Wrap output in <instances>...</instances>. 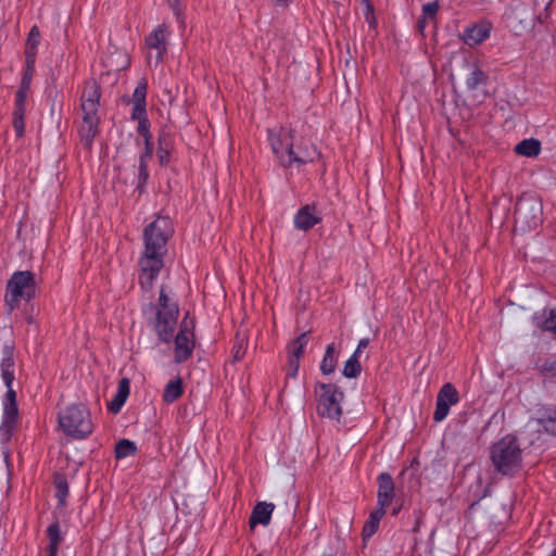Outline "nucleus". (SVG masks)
<instances>
[{
  "instance_id": "nucleus-1",
  "label": "nucleus",
  "mask_w": 556,
  "mask_h": 556,
  "mask_svg": "<svg viewBox=\"0 0 556 556\" xmlns=\"http://www.w3.org/2000/svg\"><path fill=\"white\" fill-rule=\"evenodd\" d=\"M173 235V222L167 216L159 215L143 228V249L138 258V283L144 292L152 290L164 267L167 244Z\"/></svg>"
},
{
  "instance_id": "nucleus-2",
  "label": "nucleus",
  "mask_w": 556,
  "mask_h": 556,
  "mask_svg": "<svg viewBox=\"0 0 556 556\" xmlns=\"http://www.w3.org/2000/svg\"><path fill=\"white\" fill-rule=\"evenodd\" d=\"M291 125H280L267 130V141L278 164L283 168L300 167L313 163L319 155L307 139L296 138Z\"/></svg>"
},
{
  "instance_id": "nucleus-3",
  "label": "nucleus",
  "mask_w": 556,
  "mask_h": 556,
  "mask_svg": "<svg viewBox=\"0 0 556 556\" xmlns=\"http://www.w3.org/2000/svg\"><path fill=\"white\" fill-rule=\"evenodd\" d=\"M142 313L152 324L159 340L165 344L172 342L179 315V307L175 301L168 298L164 287L160 290L157 303H150L143 307Z\"/></svg>"
},
{
  "instance_id": "nucleus-4",
  "label": "nucleus",
  "mask_w": 556,
  "mask_h": 556,
  "mask_svg": "<svg viewBox=\"0 0 556 556\" xmlns=\"http://www.w3.org/2000/svg\"><path fill=\"white\" fill-rule=\"evenodd\" d=\"M101 92L100 87L96 81L87 83L81 97L80 108L83 111V121L78 128L80 143L85 149L90 151L92 149L93 139L99 132V101Z\"/></svg>"
},
{
  "instance_id": "nucleus-5",
  "label": "nucleus",
  "mask_w": 556,
  "mask_h": 556,
  "mask_svg": "<svg viewBox=\"0 0 556 556\" xmlns=\"http://www.w3.org/2000/svg\"><path fill=\"white\" fill-rule=\"evenodd\" d=\"M494 470L503 476H515L522 466V452L515 435L507 434L495 442L490 450Z\"/></svg>"
},
{
  "instance_id": "nucleus-6",
  "label": "nucleus",
  "mask_w": 556,
  "mask_h": 556,
  "mask_svg": "<svg viewBox=\"0 0 556 556\" xmlns=\"http://www.w3.org/2000/svg\"><path fill=\"white\" fill-rule=\"evenodd\" d=\"M36 276L29 270L14 271L5 285L4 306L9 314L22 302L28 303L36 298Z\"/></svg>"
},
{
  "instance_id": "nucleus-7",
  "label": "nucleus",
  "mask_w": 556,
  "mask_h": 556,
  "mask_svg": "<svg viewBox=\"0 0 556 556\" xmlns=\"http://www.w3.org/2000/svg\"><path fill=\"white\" fill-rule=\"evenodd\" d=\"M59 426L64 434L76 440L86 439L93 431L90 410L83 403L66 406L59 414Z\"/></svg>"
},
{
  "instance_id": "nucleus-8",
  "label": "nucleus",
  "mask_w": 556,
  "mask_h": 556,
  "mask_svg": "<svg viewBox=\"0 0 556 556\" xmlns=\"http://www.w3.org/2000/svg\"><path fill=\"white\" fill-rule=\"evenodd\" d=\"M316 412L321 418L340 421L344 392L336 383L316 382L314 388Z\"/></svg>"
},
{
  "instance_id": "nucleus-9",
  "label": "nucleus",
  "mask_w": 556,
  "mask_h": 556,
  "mask_svg": "<svg viewBox=\"0 0 556 556\" xmlns=\"http://www.w3.org/2000/svg\"><path fill=\"white\" fill-rule=\"evenodd\" d=\"M195 319L187 313L174 338V361L181 364L191 358L195 348Z\"/></svg>"
},
{
  "instance_id": "nucleus-10",
  "label": "nucleus",
  "mask_w": 556,
  "mask_h": 556,
  "mask_svg": "<svg viewBox=\"0 0 556 556\" xmlns=\"http://www.w3.org/2000/svg\"><path fill=\"white\" fill-rule=\"evenodd\" d=\"M170 35L169 25L162 23L146 37L144 45L148 50L147 61L149 66L156 67L164 61Z\"/></svg>"
},
{
  "instance_id": "nucleus-11",
  "label": "nucleus",
  "mask_w": 556,
  "mask_h": 556,
  "mask_svg": "<svg viewBox=\"0 0 556 556\" xmlns=\"http://www.w3.org/2000/svg\"><path fill=\"white\" fill-rule=\"evenodd\" d=\"M0 371L1 379L7 388V392L2 397V403H16V391L13 388L15 380L14 348L11 344L7 343L2 348Z\"/></svg>"
},
{
  "instance_id": "nucleus-12",
  "label": "nucleus",
  "mask_w": 556,
  "mask_h": 556,
  "mask_svg": "<svg viewBox=\"0 0 556 556\" xmlns=\"http://www.w3.org/2000/svg\"><path fill=\"white\" fill-rule=\"evenodd\" d=\"M323 220V214L316 204L301 206L293 216V226L298 230L308 231Z\"/></svg>"
},
{
  "instance_id": "nucleus-13",
  "label": "nucleus",
  "mask_w": 556,
  "mask_h": 556,
  "mask_svg": "<svg viewBox=\"0 0 556 556\" xmlns=\"http://www.w3.org/2000/svg\"><path fill=\"white\" fill-rule=\"evenodd\" d=\"M2 419L0 425V440L8 442L18 425L17 403H2Z\"/></svg>"
},
{
  "instance_id": "nucleus-14",
  "label": "nucleus",
  "mask_w": 556,
  "mask_h": 556,
  "mask_svg": "<svg viewBox=\"0 0 556 556\" xmlns=\"http://www.w3.org/2000/svg\"><path fill=\"white\" fill-rule=\"evenodd\" d=\"M492 25L481 21L466 27L460 36L465 45L475 47L484 42L491 35Z\"/></svg>"
},
{
  "instance_id": "nucleus-15",
  "label": "nucleus",
  "mask_w": 556,
  "mask_h": 556,
  "mask_svg": "<svg viewBox=\"0 0 556 556\" xmlns=\"http://www.w3.org/2000/svg\"><path fill=\"white\" fill-rule=\"evenodd\" d=\"M394 497V482L390 473L382 472L378 476V508H387L392 504Z\"/></svg>"
},
{
  "instance_id": "nucleus-16",
  "label": "nucleus",
  "mask_w": 556,
  "mask_h": 556,
  "mask_svg": "<svg viewBox=\"0 0 556 556\" xmlns=\"http://www.w3.org/2000/svg\"><path fill=\"white\" fill-rule=\"evenodd\" d=\"M275 509L273 503L260 502L257 503L250 516V526L253 528L256 525L268 526L270 523L271 515Z\"/></svg>"
},
{
  "instance_id": "nucleus-17",
  "label": "nucleus",
  "mask_w": 556,
  "mask_h": 556,
  "mask_svg": "<svg viewBox=\"0 0 556 556\" xmlns=\"http://www.w3.org/2000/svg\"><path fill=\"white\" fill-rule=\"evenodd\" d=\"M48 545L46 546L47 556H58L60 545L63 542L61 527L58 521L52 522L47 528Z\"/></svg>"
},
{
  "instance_id": "nucleus-18",
  "label": "nucleus",
  "mask_w": 556,
  "mask_h": 556,
  "mask_svg": "<svg viewBox=\"0 0 556 556\" xmlns=\"http://www.w3.org/2000/svg\"><path fill=\"white\" fill-rule=\"evenodd\" d=\"M39 43L40 30L37 25H34L28 33L25 45L26 65L30 66V64L35 63Z\"/></svg>"
},
{
  "instance_id": "nucleus-19",
  "label": "nucleus",
  "mask_w": 556,
  "mask_h": 556,
  "mask_svg": "<svg viewBox=\"0 0 556 556\" xmlns=\"http://www.w3.org/2000/svg\"><path fill=\"white\" fill-rule=\"evenodd\" d=\"M147 89H148V81L146 78H141L138 81V84L132 92L131 112L147 111Z\"/></svg>"
},
{
  "instance_id": "nucleus-20",
  "label": "nucleus",
  "mask_w": 556,
  "mask_h": 556,
  "mask_svg": "<svg viewBox=\"0 0 556 556\" xmlns=\"http://www.w3.org/2000/svg\"><path fill=\"white\" fill-rule=\"evenodd\" d=\"M386 511L387 510H384L383 508H376L374 511L370 513L362 531L364 540L370 539L377 532L380 520L386 515Z\"/></svg>"
},
{
  "instance_id": "nucleus-21",
  "label": "nucleus",
  "mask_w": 556,
  "mask_h": 556,
  "mask_svg": "<svg viewBox=\"0 0 556 556\" xmlns=\"http://www.w3.org/2000/svg\"><path fill=\"white\" fill-rule=\"evenodd\" d=\"M535 325L545 331H552L556 334V311L544 309L542 313H536L534 316Z\"/></svg>"
},
{
  "instance_id": "nucleus-22",
  "label": "nucleus",
  "mask_w": 556,
  "mask_h": 556,
  "mask_svg": "<svg viewBox=\"0 0 556 556\" xmlns=\"http://www.w3.org/2000/svg\"><path fill=\"white\" fill-rule=\"evenodd\" d=\"M184 393L182 380L177 378L170 380L164 388L163 401L167 404L177 401Z\"/></svg>"
},
{
  "instance_id": "nucleus-23",
  "label": "nucleus",
  "mask_w": 556,
  "mask_h": 556,
  "mask_svg": "<svg viewBox=\"0 0 556 556\" xmlns=\"http://www.w3.org/2000/svg\"><path fill=\"white\" fill-rule=\"evenodd\" d=\"M541 151V143L534 138L525 139L515 147V152L518 155L533 157Z\"/></svg>"
},
{
  "instance_id": "nucleus-24",
  "label": "nucleus",
  "mask_w": 556,
  "mask_h": 556,
  "mask_svg": "<svg viewBox=\"0 0 556 556\" xmlns=\"http://www.w3.org/2000/svg\"><path fill=\"white\" fill-rule=\"evenodd\" d=\"M337 365V350L334 343L327 345L325 355L320 363V371L324 375H330L334 371Z\"/></svg>"
},
{
  "instance_id": "nucleus-25",
  "label": "nucleus",
  "mask_w": 556,
  "mask_h": 556,
  "mask_svg": "<svg viewBox=\"0 0 556 556\" xmlns=\"http://www.w3.org/2000/svg\"><path fill=\"white\" fill-rule=\"evenodd\" d=\"M308 332H302L296 339L288 344L289 357L300 359L304 354L305 348L308 344Z\"/></svg>"
},
{
  "instance_id": "nucleus-26",
  "label": "nucleus",
  "mask_w": 556,
  "mask_h": 556,
  "mask_svg": "<svg viewBox=\"0 0 556 556\" xmlns=\"http://www.w3.org/2000/svg\"><path fill=\"white\" fill-rule=\"evenodd\" d=\"M130 119L136 121L138 123L137 132L141 138L152 136V132L150 130L151 123L148 118L147 111L131 112Z\"/></svg>"
},
{
  "instance_id": "nucleus-27",
  "label": "nucleus",
  "mask_w": 556,
  "mask_h": 556,
  "mask_svg": "<svg viewBox=\"0 0 556 556\" xmlns=\"http://www.w3.org/2000/svg\"><path fill=\"white\" fill-rule=\"evenodd\" d=\"M148 161L147 159L138 157V174H137V182H136V190L139 194H142L146 192L147 189V182L149 179V170H148Z\"/></svg>"
},
{
  "instance_id": "nucleus-28",
  "label": "nucleus",
  "mask_w": 556,
  "mask_h": 556,
  "mask_svg": "<svg viewBox=\"0 0 556 556\" xmlns=\"http://www.w3.org/2000/svg\"><path fill=\"white\" fill-rule=\"evenodd\" d=\"M53 485L55 489V497L58 500V504L60 506H64L68 495V483L66 478L62 475H55Z\"/></svg>"
},
{
  "instance_id": "nucleus-29",
  "label": "nucleus",
  "mask_w": 556,
  "mask_h": 556,
  "mask_svg": "<svg viewBox=\"0 0 556 556\" xmlns=\"http://www.w3.org/2000/svg\"><path fill=\"white\" fill-rule=\"evenodd\" d=\"M486 79V74L479 66L475 65L466 77V87L469 90H476L479 85L485 84Z\"/></svg>"
},
{
  "instance_id": "nucleus-30",
  "label": "nucleus",
  "mask_w": 556,
  "mask_h": 556,
  "mask_svg": "<svg viewBox=\"0 0 556 556\" xmlns=\"http://www.w3.org/2000/svg\"><path fill=\"white\" fill-rule=\"evenodd\" d=\"M437 397L441 401H444L450 406L455 405L459 402L458 391L452 383L443 384Z\"/></svg>"
},
{
  "instance_id": "nucleus-31",
  "label": "nucleus",
  "mask_w": 556,
  "mask_h": 556,
  "mask_svg": "<svg viewBox=\"0 0 556 556\" xmlns=\"http://www.w3.org/2000/svg\"><path fill=\"white\" fill-rule=\"evenodd\" d=\"M137 451L136 444L127 439L119 440L115 445V457L123 459L132 456Z\"/></svg>"
},
{
  "instance_id": "nucleus-32",
  "label": "nucleus",
  "mask_w": 556,
  "mask_h": 556,
  "mask_svg": "<svg viewBox=\"0 0 556 556\" xmlns=\"http://www.w3.org/2000/svg\"><path fill=\"white\" fill-rule=\"evenodd\" d=\"M439 8L440 5L438 1L428 2L422 5V17L418 21V27L420 30H424L428 20H433L435 17Z\"/></svg>"
},
{
  "instance_id": "nucleus-33",
  "label": "nucleus",
  "mask_w": 556,
  "mask_h": 556,
  "mask_svg": "<svg viewBox=\"0 0 556 556\" xmlns=\"http://www.w3.org/2000/svg\"><path fill=\"white\" fill-rule=\"evenodd\" d=\"M539 425L545 432L556 435V409L547 410L546 415L539 419Z\"/></svg>"
},
{
  "instance_id": "nucleus-34",
  "label": "nucleus",
  "mask_w": 556,
  "mask_h": 556,
  "mask_svg": "<svg viewBox=\"0 0 556 556\" xmlns=\"http://www.w3.org/2000/svg\"><path fill=\"white\" fill-rule=\"evenodd\" d=\"M362 371L359 361H355L354 357H349L344 364L342 375L346 378H356Z\"/></svg>"
},
{
  "instance_id": "nucleus-35",
  "label": "nucleus",
  "mask_w": 556,
  "mask_h": 556,
  "mask_svg": "<svg viewBox=\"0 0 556 556\" xmlns=\"http://www.w3.org/2000/svg\"><path fill=\"white\" fill-rule=\"evenodd\" d=\"M450 407L451 406L447 403H445L444 401H441L437 397L435 409L433 413V420L437 422L443 421L450 413Z\"/></svg>"
},
{
  "instance_id": "nucleus-36",
  "label": "nucleus",
  "mask_w": 556,
  "mask_h": 556,
  "mask_svg": "<svg viewBox=\"0 0 556 556\" xmlns=\"http://www.w3.org/2000/svg\"><path fill=\"white\" fill-rule=\"evenodd\" d=\"M363 4V12L365 21L368 23L370 27H375L377 25L376 16H375V8L371 0H361Z\"/></svg>"
},
{
  "instance_id": "nucleus-37",
  "label": "nucleus",
  "mask_w": 556,
  "mask_h": 556,
  "mask_svg": "<svg viewBox=\"0 0 556 556\" xmlns=\"http://www.w3.org/2000/svg\"><path fill=\"white\" fill-rule=\"evenodd\" d=\"M143 151L139 154V157L150 160L154 152L153 136L142 138Z\"/></svg>"
},
{
  "instance_id": "nucleus-38",
  "label": "nucleus",
  "mask_w": 556,
  "mask_h": 556,
  "mask_svg": "<svg viewBox=\"0 0 556 556\" xmlns=\"http://www.w3.org/2000/svg\"><path fill=\"white\" fill-rule=\"evenodd\" d=\"M27 97H28L27 83L21 84L17 91L15 92L14 106H26Z\"/></svg>"
},
{
  "instance_id": "nucleus-39",
  "label": "nucleus",
  "mask_w": 556,
  "mask_h": 556,
  "mask_svg": "<svg viewBox=\"0 0 556 556\" xmlns=\"http://www.w3.org/2000/svg\"><path fill=\"white\" fill-rule=\"evenodd\" d=\"M541 372L546 377H556V361L545 359L538 365Z\"/></svg>"
},
{
  "instance_id": "nucleus-40",
  "label": "nucleus",
  "mask_w": 556,
  "mask_h": 556,
  "mask_svg": "<svg viewBox=\"0 0 556 556\" xmlns=\"http://www.w3.org/2000/svg\"><path fill=\"white\" fill-rule=\"evenodd\" d=\"M126 397L115 394L113 400L109 403L108 408L111 413L117 414L126 402Z\"/></svg>"
},
{
  "instance_id": "nucleus-41",
  "label": "nucleus",
  "mask_w": 556,
  "mask_h": 556,
  "mask_svg": "<svg viewBox=\"0 0 556 556\" xmlns=\"http://www.w3.org/2000/svg\"><path fill=\"white\" fill-rule=\"evenodd\" d=\"M299 367H300V359H296L294 357H289L287 377L295 378L299 372Z\"/></svg>"
},
{
  "instance_id": "nucleus-42",
  "label": "nucleus",
  "mask_w": 556,
  "mask_h": 556,
  "mask_svg": "<svg viewBox=\"0 0 556 556\" xmlns=\"http://www.w3.org/2000/svg\"><path fill=\"white\" fill-rule=\"evenodd\" d=\"M129 393H130V382L127 378H123L118 382L116 394L121 395V397L124 396L127 399L129 396Z\"/></svg>"
},
{
  "instance_id": "nucleus-43",
  "label": "nucleus",
  "mask_w": 556,
  "mask_h": 556,
  "mask_svg": "<svg viewBox=\"0 0 556 556\" xmlns=\"http://www.w3.org/2000/svg\"><path fill=\"white\" fill-rule=\"evenodd\" d=\"M157 156L161 165H166L169 160V152L163 148L162 139H159Z\"/></svg>"
},
{
  "instance_id": "nucleus-44",
  "label": "nucleus",
  "mask_w": 556,
  "mask_h": 556,
  "mask_svg": "<svg viewBox=\"0 0 556 556\" xmlns=\"http://www.w3.org/2000/svg\"><path fill=\"white\" fill-rule=\"evenodd\" d=\"M13 128L17 137H23L25 132V121L24 118L13 117Z\"/></svg>"
},
{
  "instance_id": "nucleus-45",
  "label": "nucleus",
  "mask_w": 556,
  "mask_h": 556,
  "mask_svg": "<svg viewBox=\"0 0 556 556\" xmlns=\"http://www.w3.org/2000/svg\"><path fill=\"white\" fill-rule=\"evenodd\" d=\"M33 72H34V64H30V66L27 65V68L25 71L24 76L21 81V84L27 83V90H29Z\"/></svg>"
},
{
  "instance_id": "nucleus-46",
  "label": "nucleus",
  "mask_w": 556,
  "mask_h": 556,
  "mask_svg": "<svg viewBox=\"0 0 556 556\" xmlns=\"http://www.w3.org/2000/svg\"><path fill=\"white\" fill-rule=\"evenodd\" d=\"M169 7L172 8L174 14L178 20H180L181 16V9L178 0H169Z\"/></svg>"
},
{
  "instance_id": "nucleus-47",
  "label": "nucleus",
  "mask_w": 556,
  "mask_h": 556,
  "mask_svg": "<svg viewBox=\"0 0 556 556\" xmlns=\"http://www.w3.org/2000/svg\"><path fill=\"white\" fill-rule=\"evenodd\" d=\"M526 203H518L515 210L516 220L519 222L522 217H525L523 210Z\"/></svg>"
},
{
  "instance_id": "nucleus-48",
  "label": "nucleus",
  "mask_w": 556,
  "mask_h": 556,
  "mask_svg": "<svg viewBox=\"0 0 556 556\" xmlns=\"http://www.w3.org/2000/svg\"><path fill=\"white\" fill-rule=\"evenodd\" d=\"M26 106H14L13 117L25 118Z\"/></svg>"
},
{
  "instance_id": "nucleus-49",
  "label": "nucleus",
  "mask_w": 556,
  "mask_h": 556,
  "mask_svg": "<svg viewBox=\"0 0 556 556\" xmlns=\"http://www.w3.org/2000/svg\"><path fill=\"white\" fill-rule=\"evenodd\" d=\"M368 345H369V339L363 338L358 341V344L356 348L358 349V351L363 352Z\"/></svg>"
},
{
  "instance_id": "nucleus-50",
  "label": "nucleus",
  "mask_w": 556,
  "mask_h": 556,
  "mask_svg": "<svg viewBox=\"0 0 556 556\" xmlns=\"http://www.w3.org/2000/svg\"><path fill=\"white\" fill-rule=\"evenodd\" d=\"M293 0H275V2L280 7H288Z\"/></svg>"
},
{
  "instance_id": "nucleus-51",
  "label": "nucleus",
  "mask_w": 556,
  "mask_h": 556,
  "mask_svg": "<svg viewBox=\"0 0 556 556\" xmlns=\"http://www.w3.org/2000/svg\"><path fill=\"white\" fill-rule=\"evenodd\" d=\"M361 354L362 351H358V349L356 348L350 357H354L355 361H359Z\"/></svg>"
},
{
  "instance_id": "nucleus-52",
  "label": "nucleus",
  "mask_w": 556,
  "mask_h": 556,
  "mask_svg": "<svg viewBox=\"0 0 556 556\" xmlns=\"http://www.w3.org/2000/svg\"><path fill=\"white\" fill-rule=\"evenodd\" d=\"M538 222H539V218L533 216L532 219L528 223V226L529 227H536Z\"/></svg>"
},
{
  "instance_id": "nucleus-53",
  "label": "nucleus",
  "mask_w": 556,
  "mask_h": 556,
  "mask_svg": "<svg viewBox=\"0 0 556 556\" xmlns=\"http://www.w3.org/2000/svg\"><path fill=\"white\" fill-rule=\"evenodd\" d=\"M243 353L241 352V348L236 349L235 351V358L240 359L242 357Z\"/></svg>"
},
{
  "instance_id": "nucleus-54",
  "label": "nucleus",
  "mask_w": 556,
  "mask_h": 556,
  "mask_svg": "<svg viewBox=\"0 0 556 556\" xmlns=\"http://www.w3.org/2000/svg\"><path fill=\"white\" fill-rule=\"evenodd\" d=\"M320 556H332L330 553H323Z\"/></svg>"
},
{
  "instance_id": "nucleus-55",
  "label": "nucleus",
  "mask_w": 556,
  "mask_h": 556,
  "mask_svg": "<svg viewBox=\"0 0 556 556\" xmlns=\"http://www.w3.org/2000/svg\"><path fill=\"white\" fill-rule=\"evenodd\" d=\"M397 511H399V509H397V508H394L392 514H393V515H396V514H397Z\"/></svg>"
},
{
  "instance_id": "nucleus-56",
  "label": "nucleus",
  "mask_w": 556,
  "mask_h": 556,
  "mask_svg": "<svg viewBox=\"0 0 556 556\" xmlns=\"http://www.w3.org/2000/svg\"><path fill=\"white\" fill-rule=\"evenodd\" d=\"M551 556H556V548L553 551Z\"/></svg>"
},
{
  "instance_id": "nucleus-57",
  "label": "nucleus",
  "mask_w": 556,
  "mask_h": 556,
  "mask_svg": "<svg viewBox=\"0 0 556 556\" xmlns=\"http://www.w3.org/2000/svg\"><path fill=\"white\" fill-rule=\"evenodd\" d=\"M255 556H262V555H261V554H257V555H255Z\"/></svg>"
}]
</instances>
